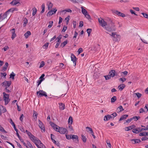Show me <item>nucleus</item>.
<instances>
[{
	"label": "nucleus",
	"mask_w": 148,
	"mask_h": 148,
	"mask_svg": "<svg viewBox=\"0 0 148 148\" xmlns=\"http://www.w3.org/2000/svg\"><path fill=\"white\" fill-rule=\"evenodd\" d=\"M53 22L52 21H49V25L48 26V27L49 28H51L53 25Z\"/></svg>",
	"instance_id": "ea45409f"
},
{
	"label": "nucleus",
	"mask_w": 148,
	"mask_h": 148,
	"mask_svg": "<svg viewBox=\"0 0 148 148\" xmlns=\"http://www.w3.org/2000/svg\"><path fill=\"white\" fill-rule=\"evenodd\" d=\"M57 11V10L56 8L54 9L53 10H51L49 11V12L47 14V16H50L56 13V12Z\"/></svg>",
	"instance_id": "1a4fd4ad"
},
{
	"label": "nucleus",
	"mask_w": 148,
	"mask_h": 148,
	"mask_svg": "<svg viewBox=\"0 0 148 148\" xmlns=\"http://www.w3.org/2000/svg\"><path fill=\"white\" fill-rule=\"evenodd\" d=\"M132 120V118L127 119L126 121V123H130Z\"/></svg>",
	"instance_id": "0e129e2a"
},
{
	"label": "nucleus",
	"mask_w": 148,
	"mask_h": 148,
	"mask_svg": "<svg viewBox=\"0 0 148 148\" xmlns=\"http://www.w3.org/2000/svg\"><path fill=\"white\" fill-rule=\"evenodd\" d=\"M19 0H12L10 4L13 5H15L18 4L17 6L20 5L21 4L19 2Z\"/></svg>",
	"instance_id": "9d476101"
},
{
	"label": "nucleus",
	"mask_w": 148,
	"mask_h": 148,
	"mask_svg": "<svg viewBox=\"0 0 148 148\" xmlns=\"http://www.w3.org/2000/svg\"><path fill=\"white\" fill-rule=\"evenodd\" d=\"M83 51V50L81 48H79L78 51H77V52L78 53V54H80Z\"/></svg>",
	"instance_id": "13d9d810"
},
{
	"label": "nucleus",
	"mask_w": 148,
	"mask_h": 148,
	"mask_svg": "<svg viewBox=\"0 0 148 148\" xmlns=\"http://www.w3.org/2000/svg\"><path fill=\"white\" fill-rule=\"evenodd\" d=\"M7 17V16L4 13L2 15H1V19L2 20H3L4 19L6 18Z\"/></svg>",
	"instance_id": "c03bdc74"
},
{
	"label": "nucleus",
	"mask_w": 148,
	"mask_h": 148,
	"mask_svg": "<svg viewBox=\"0 0 148 148\" xmlns=\"http://www.w3.org/2000/svg\"><path fill=\"white\" fill-rule=\"evenodd\" d=\"M42 10L41 12V13H42L45 11V4L44 3L42 4L41 6Z\"/></svg>",
	"instance_id": "473e14b6"
},
{
	"label": "nucleus",
	"mask_w": 148,
	"mask_h": 148,
	"mask_svg": "<svg viewBox=\"0 0 148 148\" xmlns=\"http://www.w3.org/2000/svg\"><path fill=\"white\" fill-rule=\"evenodd\" d=\"M109 75L111 77H113L115 75H117V74L116 73L115 70H112L110 71Z\"/></svg>",
	"instance_id": "2eb2a0df"
},
{
	"label": "nucleus",
	"mask_w": 148,
	"mask_h": 148,
	"mask_svg": "<svg viewBox=\"0 0 148 148\" xmlns=\"http://www.w3.org/2000/svg\"><path fill=\"white\" fill-rule=\"evenodd\" d=\"M3 85H4L6 87H9L11 83L10 82L8 81L4 82L3 83Z\"/></svg>",
	"instance_id": "aec40b11"
},
{
	"label": "nucleus",
	"mask_w": 148,
	"mask_h": 148,
	"mask_svg": "<svg viewBox=\"0 0 148 148\" xmlns=\"http://www.w3.org/2000/svg\"><path fill=\"white\" fill-rule=\"evenodd\" d=\"M23 25L25 27L26 26V25L28 22V20H27V19L26 18H25L23 19Z\"/></svg>",
	"instance_id": "c85d7f7f"
},
{
	"label": "nucleus",
	"mask_w": 148,
	"mask_h": 148,
	"mask_svg": "<svg viewBox=\"0 0 148 148\" xmlns=\"http://www.w3.org/2000/svg\"><path fill=\"white\" fill-rule=\"evenodd\" d=\"M73 119L71 116H70L68 122L69 125H71L73 123Z\"/></svg>",
	"instance_id": "bb28decb"
},
{
	"label": "nucleus",
	"mask_w": 148,
	"mask_h": 148,
	"mask_svg": "<svg viewBox=\"0 0 148 148\" xmlns=\"http://www.w3.org/2000/svg\"><path fill=\"white\" fill-rule=\"evenodd\" d=\"M15 74L13 72L10 74V77L12 78V79H14V77L15 76Z\"/></svg>",
	"instance_id": "79ce46f5"
},
{
	"label": "nucleus",
	"mask_w": 148,
	"mask_h": 148,
	"mask_svg": "<svg viewBox=\"0 0 148 148\" xmlns=\"http://www.w3.org/2000/svg\"><path fill=\"white\" fill-rule=\"evenodd\" d=\"M92 30L91 29H87L86 31L88 34V36H89Z\"/></svg>",
	"instance_id": "49530a36"
},
{
	"label": "nucleus",
	"mask_w": 148,
	"mask_h": 148,
	"mask_svg": "<svg viewBox=\"0 0 148 148\" xmlns=\"http://www.w3.org/2000/svg\"><path fill=\"white\" fill-rule=\"evenodd\" d=\"M112 36L113 37V40L115 41H116L119 40L120 37V36L119 35L116 34L115 32L112 33Z\"/></svg>",
	"instance_id": "39448f33"
},
{
	"label": "nucleus",
	"mask_w": 148,
	"mask_h": 148,
	"mask_svg": "<svg viewBox=\"0 0 148 148\" xmlns=\"http://www.w3.org/2000/svg\"><path fill=\"white\" fill-rule=\"evenodd\" d=\"M49 45V43H46L45 45H44L43 46V47L44 48H45V49H47Z\"/></svg>",
	"instance_id": "4d7b16f0"
},
{
	"label": "nucleus",
	"mask_w": 148,
	"mask_h": 148,
	"mask_svg": "<svg viewBox=\"0 0 148 148\" xmlns=\"http://www.w3.org/2000/svg\"><path fill=\"white\" fill-rule=\"evenodd\" d=\"M11 32L12 34L11 38L13 40L14 38L16 36V34L15 33V29L13 28L11 30Z\"/></svg>",
	"instance_id": "4468645a"
},
{
	"label": "nucleus",
	"mask_w": 148,
	"mask_h": 148,
	"mask_svg": "<svg viewBox=\"0 0 148 148\" xmlns=\"http://www.w3.org/2000/svg\"><path fill=\"white\" fill-rule=\"evenodd\" d=\"M67 43V41L66 40L64 41L63 42L61 43L60 45V47H64Z\"/></svg>",
	"instance_id": "cd10ccee"
},
{
	"label": "nucleus",
	"mask_w": 148,
	"mask_h": 148,
	"mask_svg": "<svg viewBox=\"0 0 148 148\" xmlns=\"http://www.w3.org/2000/svg\"><path fill=\"white\" fill-rule=\"evenodd\" d=\"M60 127L57 125L56 127H55L53 129L56 131L59 132L60 130Z\"/></svg>",
	"instance_id": "a19ab883"
},
{
	"label": "nucleus",
	"mask_w": 148,
	"mask_h": 148,
	"mask_svg": "<svg viewBox=\"0 0 148 148\" xmlns=\"http://www.w3.org/2000/svg\"><path fill=\"white\" fill-rule=\"evenodd\" d=\"M117 112H121L124 110L122 106H120L117 108Z\"/></svg>",
	"instance_id": "5701e85b"
},
{
	"label": "nucleus",
	"mask_w": 148,
	"mask_h": 148,
	"mask_svg": "<svg viewBox=\"0 0 148 148\" xmlns=\"http://www.w3.org/2000/svg\"><path fill=\"white\" fill-rule=\"evenodd\" d=\"M31 32L29 31H27L25 34L24 36H25V38H27L29 36L31 35Z\"/></svg>",
	"instance_id": "b1692460"
},
{
	"label": "nucleus",
	"mask_w": 148,
	"mask_h": 148,
	"mask_svg": "<svg viewBox=\"0 0 148 148\" xmlns=\"http://www.w3.org/2000/svg\"><path fill=\"white\" fill-rule=\"evenodd\" d=\"M86 129H88V130L87 131V132H91V131L92 130V129L90 127H86Z\"/></svg>",
	"instance_id": "e2e57ef3"
},
{
	"label": "nucleus",
	"mask_w": 148,
	"mask_h": 148,
	"mask_svg": "<svg viewBox=\"0 0 148 148\" xmlns=\"http://www.w3.org/2000/svg\"><path fill=\"white\" fill-rule=\"evenodd\" d=\"M62 38L61 37H58L57 38V39H58L57 42L60 43L61 42V39Z\"/></svg>",
	"instance_id": "680f3d73"
},
{
	"label": "nucleus",
	"mask_w": 148,
	"mask_h": 148,
	"mask_svg": "<svg viewBox=\"0 0 148 148\" xmlns=\"http://www.w3.org/2000/svg\"><path fill=\"white\" fill-rule=\"evenodd\" d=\"M147 132H143L140 133L139 134V135L140 136H146L147 135V134L146 133Z\"/></svg>",
	"instance_id": "2f4dec72"
},
{
	"label": "nucleus",
	"mask_w": 148,
	"mask_h": 148,
	"mask_svg": "<svg viewBox=\"0 0 148 148\" xmlns=\"http://www.w3.org/2000/svg\"><path fill=\"white\" fill-rule=\"evenodd\" d=\"M3 99L5 101V105H7L9 102L10 99H9V95L6 94L5 92H4L3 93Z\"/></svg>",
	"instance_id": "20e7f679"
},
{
	"label": "nucleus",
	"mask_w": 148,
	"mask_h": 148,
	"mask_svg": "<svg viewBox=\"0 0 148 148\" xmlns=\"http://www.w3.org/2000/svg\"><path fill=\"white\" fill-rule=\"evenodd\" d=\"M133 128V126H130L127 127H126V128L127 129V130H125L126 131H128L129 130H130L132 129Z\"/></svg>",
	"instance_id": "4c0bfd02"
},
{
	"label": "nucleus",
	"mask_w": 148,
	"mask_h": 148,
	"mask_svg": "<svg viewBox=\"0 0 148 148\" xmlns=\"http://www.w3.org/2000/svg\"><path fill=\"white\" fill-rule=\"evenodd\" d=\"M27 144L28 146L30 148H34L33 147L32 145L31 144V143L30 142H29V141H27Z\"/></svg>",
	"instance_id": "603ef678"
},
{
	"label": "nucleus",
	"mask_w": 148,
	"mask_h": 148,
	"mask_svg": "<svg viewBox=\"0 0 148 148\" xmlns=\"http://www.w3.org/2000/svg\"><path fill=\"white\" fill-rule=\"evenodd\" d=\"M82 12L83 14L84 15L88 13L87 10L83 8V7H81Z\"/></svg>",
	"instance_id": "393cba45"
},
{
	"label": "nucleus",
	"mask_w": 148,
	"mask_h": 148,
	"mask_svg": "<svg viewBox=\"0 0 148 148\" xmlns=\"http://www.w3.org/2000/svg\"><path fill=\"white\" fill-rule=\"evenodd\" d=\"M67 29V27L66 26H64L62 29V32H64Z\"/></svg>",
	"instance_id": "a18cd8bd"
},
{
	"label": "nucleus",
	"mask_w": 148,
	"mask_h": 148,
	"mask_svg": "<svg viewBox=\"0 0 148 148\" xmlns=\"http://www.w3.org/2000/svg\"><path fill=\"white\" fill-rule=\"evenodd\" d=\"M128 116L127 114H124L122 115L119 120V121H121L125 119Z\"/></svg>",
	"instance_id": "4be33fe9"
},
{
	"label": "nucleus",
	"mask_w": 148,
	"mask_h": 148,
	"mask_svg": "<svg viewBox=\"0 0 148 148\" xmlns=\"http://www.w3.org/2000/svg\"><path fill=\"white\" fill-rule=\"evenodd\" d=\"M104 77H105L106 80L110 79L111 77L109 74L107 75L104 76Z\"/></svg>",
	"instance_id": "58836bf2"
},
{
	"label": "nucleus",
	"mask_w": 148,
	"mask_h": 148,
	"mask_svg": "<svg viewBox=\"0 0 148 148\" xmlns=\"http://www.w3.org/2000/svg\"><path fill=\"white\" fill-rule=\"evenodd\" d=\"M59 108L62 110H64L65 109V105L64 104L62 103H59Z\"/></svg>",
	"instance_id": "6ab92c4d"
},
{
	"label": "nucleus",
	"mask_w": 148,
	"mask_h": 148,
	"mask_svg": "<svg viewBox=\"0 0 148 148\" xmlns=\"http://www.w3.org/2000/svg\"><path fill=\"white\" fill-rule=\"evenodd\" d=\"M125 86L124 84H121L119 86L118 88L119 90H122L125 87Z\"/></svg>",
	"instance_id": "412c9836"
},
{
	"label": "nucleus",
	"mask_w": 148,
	"mask_h": 148,
	"mask_svg": "<svg viewBox=\"0 0 148 148\" xmlns=\"http://www.w3.org/2000/svg\"><path fill=\"white\" fill-rule=\"evenodd\" d=\"M105 29L108 32L114 31L116 30V28L115 25L113 23L111 22L109 24V25L107 27H105Z\"/></svg>",
	"instance_id": "f03ea898"
},
{
	"label": "nucleus",
	"mask_w": 148,
	"mask_h": 148,
	"mask_svg": "<svg viewBox=\"0 0 148 148\" xmlns=\"http://www.w3.org/2000/svg\"><path fill=\"white\" fill-rule=\"evenodd\" d=\"M0 131L2 132H4L5 133H7V132L5 130L4 128L1 125H0Z\"/></svg>",
	"instance_id": "72a5a7b5"
},
{
	"label": "nucleus",
	"mask_w": 148,
	"mask_h": 148,
	"mask_svg": "<svg viewBox=\"0 0 148 148\" xmlns=\"http://www.w3.org/2000/svg\"><path fill=\"white\" fill-rule=\"evenodd\" d=\"M71 138L76 143L78 142V137L77 135H73L71 137Z\"/></svg>",
	"instance_id": "ddd939ff"
},
{
	"label": "nucleus",
	"mask_w": 148,
	"mask_h": 148,
	"mask_svg": "<svg viewBox=\"0 0 148 148\" xmlns=\"http://www.w3.org/2000/svg\"><path fill=\"white\" fill-rule=\"evenodd\" d=\"M71 60L72 61L74 64V66H75L76 65V62L77 60V58L75 55L72 53L71 55Z\"/></svg>",
	"instance_id": "0eeeda50"
},
{
	"label": "nucleus",
	"mask_w": 148,
	"mask_h": 148,
	"mask_svg": "<svg viewBox=\"0 0 148 148\" xmlns=\"http://www.w3.org/2000/svg\"><path fill=\"white\" fill-rule=\"evenodd\" d=\"M69 130L71 132L73 131V129L72 126H71V125H69Z\"/></svg>",
	"instance_id": "052dcab7"
},
{
	"label": "nucleus",
	"mask_w": 148,
	"mask_h": 148,
	"mask_svg": "<svg viewBox=\"0 0 148 148\" xmlns=\"http://www.w3.org/2000/svg\"><path fill=\"white\" fill-rule=\"evenodd\" d=\"M128 73V72L127 71H125L123 72H121V76L122 77H123V75H124V76L126 75Z\"/></svg>",
	"instance_id": "c756f323"
},
{
	"label": "nucleus",
	"mask_w": 148,
	"mask_h": 148,
	"mask_svg": "<svg viewBox=\"0 0 148 148\" xmlns=\"http://www.w3.org/2000/svg\"><path fill=\"white\" fill-rule=\"evenodd\" d=\"M38 114L36 112V111L34 110L33 111V116L34 117V120L35 121H36L37 120V117L38 116Z\"/></svg>",
	"instance_id": "f3484780"
},
{
	"label": "nucleus",
	"mask_w": 148,
	"mask_h": 148,
	"mask_svg": "<svg viewBox=\"0 0 148 148\" xmlns=\"http://www.w3.org/2000/svg\"><path fill=\"white\" fill-rule=\"evenodd\" d=\"M148 140V138L146 137H143L141 138V140L142 141L146 140Z\"/></svg>",
	"instance_id": "774afa93"
},
{
	"label": "nucleus",
	"mask_w": 148,
	"mask_h": 148,
	"mask_svg": "<svg viewBox=\"0 0 148 148\" xmlns=\"http://www.w3.org/2000/svg\"><path fill=\"white\" fill-rule=\"evenodd\" d=\"M84 25V23L82 21H80L79 23V27H82Z\"/></svg>",
	"instance_id": "338daca9"
},
{
	"label": "nucleus",
	"mask_w": 148,
	"mask_h": 148,
	"mask_svg": "<svg viewBox=\"0 0 148 148\" xmlns=\"http://www.w3.org/2000/svg\"><path fill=\"white\" fill-rule=\"evenodd\" d=\"M68 132V131L66 129L62 127H60V128L59 132L60 134H64L65 133L67 134Z\"/></svg>",
	"instance_id": "9b49d317"
},
{
	"label": "nucleus",
	"mask_w": 148,
	"mask_h": 148,
	"mask_svg": "<svg viewBox=\"0 0 148 148\" xmlns=\"http://www.w3.org/2000/svg\"><path fill=\"white\" fill-rule=\"evenodd\" d=\"M126 79V78H120L119 79V81H121L122 83L123 82H124L125 81Z\"/></svg>",
	"instance_id": "5fc2aeb1"
},
{
	"label": "nucleus",
	"mask_w": 148,
	"mask_h": 148,
	"mask_svg": "<svg viewBox=\"0 0 148 148\" xmlns=\"http://www.w3.org/2000/svg\"><path fill=\"white\" fill-rule=\"evenodd\" d=\"M71 135H66V137L68 139H71Z\"/></svg>",
	"instance_id": "69168bd1"
},
{
	"label": "nucleus",
	"mask_w": 148,
	"mask_h": 148,
	"mask_svg": "<svg viewBox=\"0 0 148 148\" xmlns=\"http://www.w3.org/2000/svg\"><path fill=\"white\" fill-rule=\"evenodd\" d=\"M38 125L40 128L45 132V131L44 125L42 123L40 120H38Z\"/></svg>",
	"instance_id": "f8f14e48"
},
{
	"label": "nucleus",
	"mask_w": 148,
	"mask_h": 148,
	"mask_svg": "<svg viewBox=\"0 0 148 148\" xmlns=\"http://www.w3.org/2000/svg\"><path fill=\"white\" fill-rule=\"evenodd\" d=\"M29 138L31 140L34 142L36 145V144H39L40 146L42 147L43 146H44L40 140L38 139L37 138L34 136L33 135H32Z\"/></svg>",
	"instance_id": "f257e3e1"
},
{
	"label": "nucleus",
	"mask_w": 148,
	"mask_h": 148,
	"mask_svg": "<svg viewBox=\"0 0 148 148\" xmlns=\"http://www.w3.org/2000/svg\"><path fill=\"white\" fill-rule=\"evenodd\" d=\"M136 95L137 96V97L138 98H140L141 97V95H142L141 94L139 93V92H137V93H135Z\"/></svg>",
	"instance_id": "bf43d9fd"
},
{
	"label": "nucleus",
	"mask_w": 148,
	"mask_h": 148,
	"mask_svg": "<svg viewBox=\"0 0 148 148\" xmlns=\"http://www.w3.org/2000/svg\"><path fill=\"white\" fill-rule=\"evenodd\" d=\"M84 15H85V17L88 19L89 20L90 19V16L88 13Z\"/></svg>",
	"instance_id": "8fccbe9b"
},
{
	"label": "nucleus",
	"mask_w": 148,
	"mask_h": 148,
	"mask_svg": "<svg viewBox=\"0 0 148 148\" xmlns=\"http://www.w3.org/2000/svg\"><path fill=\"white\" fill-rule=\"evenodd\" d=\"M50 125L51 126L53 127V129L55 127H56L57 125H56L54 123L51 122L50 123Z\"/></svg>",
	"instance_id": "864d4df0"
},
{
	"label": "nucleus",
	"mask_w": 148,
	"mask_h": 148,
	"mask_svg": "<svg viewBox=\"0 0 148 148\" xmlns=\"http://www.w3.org/2000/svg\"><path fill=\"white\" fill-rule=\"evenodd\" d=\"M112 12L113 13L117 14L119 16H120L121 14L122 13L121 12L118 11L116 10H112Z\"/></svg>",
	"instance_id": "a878e982"
},
{
	"label": "nucleus",
	"mask_w": 148,
	"mask_h": 148,
	"mask_svg": "<svg viewBox=\"0 0 148 148\" xmlns=\"http://www.w3.org/2000/svg\"><path fill=\"white\" fill-rule=\"evenodd\" d=\"M98 21L100 25L103 27L105 28V27L107 25V23L106 22L104 21V19H102L101 18H98Z\"/></svg>",
	"instance_id": "423d86ee"
},
{
	"label": "nucleus",
	"mask_w": 148,
	"mask_h": 148,
	"mask_svg": "<svg viewBox=\"0 0 148 148\" xmlns=\"http://www.w3.org/2000/svg\"><path fill=\"white\" fill-rule=\"evenodd\" d=\"M47 5L48 10H50L52 8L53 4L50 2H48L47 3Z\"/></svg>",
	"instance_id": "a211bd4d"
},
{
	"label": "nucleus",
	"mask_w": 148,
	"mask_h": 148,
	"mask_svg": "<svg viewBox=\"0 0 148 148\" xmlns=\"http://www.w3.org/2000/svg\"><path fill=\"white\" fill-rule=\"evenodd\" d=\"M132 132L138 134L139 133L138 131L136 128L132 130Z\"/></svg>",
	"instance_id": "09e8293b"
},
{
	"label": "nucleus",
	"mask_w": 148,
	"mask_h": 148,
	"mask_svg": "<svg viewBox=\"0 0 148 148\" xmlns=\"http://www.w3.org/2000/svg\"><path fill=\"white\" fill-rule=\"evenodd\" d=\"M141 14L143 15L144 17L148 18V14H147L143 12Z\"/></svg>",
	"instance_id": "de8ad7c7"
},
{
	"label": "nucleus",
	"mask_w": 148,
	"mask_h": 148,
	"mask_svg": "<svg viewBox=\"0 0 148 148\" xmlns=\"http://www.w3.org/2000/svg\"><path fill=\"white\" fill-rule=\"evenodd\" d=\"M45 65L44 62L42 61L41 62L39 68H41L43 67Z\"/></svg>",
	"instance_id": "6e6d98bb"
},
{
	"label": "nucleus",
	"mask_w": 148,
	"mask_h": 148,
	"mask_svg": "<svg viewBox=\"0 0 148 148\" xmlns=\"http://www.w3.org/2000/svg\"><path fill=\"white\" fill-rule=\"evenodd\" d=\"M18 10L17 8H12L9 9L8 11L5 13V14L7 16L8 15L10 14V13L13 12L14 11H17Z\"/></svg>",
	"instance_id": "6e6552de"
},
{
	"label": "nucleus",
	"mask_w": 148,
	"mask_h": 148,
	"mask_svg": "<svg viewBox=\"0 0 148 148\" xmlns=\"http://www.w3.org/2000/svg\"><path fill=\"white\" fill-rule=\"evenodd\" d=\"M25 132L29 137L31 136L32 135L30 132H29L27 130H26Z\"/></svg>",
	"instance_id": "3c124183"
},
{
	"label": "nucleus",
	"mask_w": 148,
	"mask_h": 148,
	"mask_svg": "<svg viewBox=\"0 0 148 148\" xmlns=\"http://www.w3.org/2000/svg\"><path fill=\"white\" fill-rule=\"evenodd\" d=\"M44 79H45L44 78H43L42 79L38 80L37 82V83H38L37 85V87L39 86V85L41 83V82L43 81V80Z\"/></svg>",
	"instance_id": "37998d69"
},
{
	"label": "nucleus",
	"mask_w": 148,
	"mask_h": 148,
	"mask_svg": "<svg viewBox=\"0 0 148 148\" xmlns=\"http://www.w3.org/2000/svg\"><path fill=\"white\" fill-rule=\"evenodd\" d=\"M133 144H136L140 143L141 141L139 139H133L130 140Z\"/></svg>",
	"instance_id": "dca6fc26"
},
{
	"label": "nucleus",
	"mask_w": 148,
	"mask_h": 148,
	"mask_svg": "<svg viewBox=\"0 0 148 148\" xmlns=\"http://www.w3.org/2000/svg\"><path fill=\"white\" fill-rule=\"evenodd\" d=\"M140 117L139 116H134L132 118V120L134 119L135 121H137L140 118Z\"/></svg>",
	"instance_id": "f704fd0d"
},
{
	"label": "nucleus",
	"mask_w": 148,
	"mask_h": 148,
	"mask_svg": "<svg viewBox=\"0 0 148 148\" xmlns=\"http://www.w3.org/2000/svg\"><path fill=\"white\" fill-rule=\"evenodd\" d=\"M37 12V10L36 8L34 7L32 8V15L33 16H34Z\"/></svg>",
	"instance_id": "7c9ffc66"
},
{
	"label": "nucleus",
	"mask_w": 148,
	"mask_h": 148,
	"mask_svg": "<svg viewBox=\"0 0 148 148\" xmlns=\"http://www.w3.org/2000/svg\"><path fill=\"white\" fill-rule=\"evenodd\" d=\"M116 99V96H114L111 99V101L112 103L114 102Z\"/></svg>",
	"instance_id": "e433bc0d"
},
{
	"label": "nucleus",
	"mask_w": 148,
	"mask_h": 148,
	"mask_svg": "<svg viewBox=\"0 0 148 148\" xmlns=\"http://www.w3.org/2000/svg\"><path fill=\"white\" fill-rule=\"evenodd\" d=\"M82 139L84 142H86V137L83 135H82Z\"/></svg>",
	"instance_id": "c9c22d12"
},
{
	"label": "nucleus",
	"mask_w": 148,
	"mask_h": 148,
	"mask_svg": "<svg viewBox=\"0 0 148 148\" xmlns=\"http://www.w3.org/2000/svg\"><path fill=\"white\" fill-rule=\"evenodd\" d=\"M36 93L38 97H40L43 96L45 97L47 96L46 92L43 90H40L39 91H37Z\"/></svg>",
	"instance_id": "7ed1b4c3"
}]
</instances>
